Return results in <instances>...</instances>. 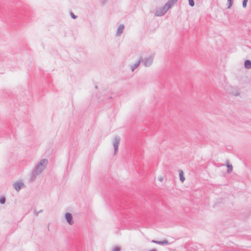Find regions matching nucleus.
<instances>
[{
  "instance_id": "39448f33",
  "label": "nucleus",
  "mask_w": 251,
  "mask_h": 251,
  "mask_svg": "<svg viewBox=\"0 0 251 251\" xmlns=\"http://www.w3.org/2000/svg\"><path fill=\"white\" fill-rule=\"evenodd\" d=\"M65 218L66 221L70 225H72L74 224L73 216L70 213H66L65 214Z\"/></svg>"
},
{
  "instance_id": "f03ea898",
  "label": "nucleus",
  "mask_w": 251,
  "mask_h": 251,
  "mask_svg": "<svg viewBox=\"0 0 251 251\" xmlns=\"http://www.w3.org/2000/svg\"><path fill=\"white\" fill-rule=\"evenodd\" d=\"M140 62L142 63L145 67H150L152 63L153 60V56H151L149 57L143 58L140 56L139 58Z\"/></svg>"
},
{
  "instance_id": "aec40b11",
  "label": "nucleus",
  "mask_w": 251,
  "mask_h": 251,
  "mask_svg": "<svg viewBox=\"0 0 251 251\" xmlns=\"http://www.w3.org/2000/svg\"><path fill=\"white\" fill-rule=\"evenodd\" d=\"M43 212V210H40L39 212H38L37 213H36V216H37L38 215V214H39V213H41V212Z\"/></svg>"
},
{
  "instance_id": "dca6fc26",
  "label": "nucleus",
  "mask_w": 251,
  "mask_h": 251,
  "mask_svg": "<svg viewBox=\"0 0 251 251\" xmlns=\"http://www.w3.org/2000/svg\"><path fill=\"white\" fill-rule=\"evenodd\" d=\"M6 199L4 197H2L0 198V203L1 204H4L5 202Z\"/></svg>"
},
{
  "instance_id": "1a4fd4ad",
  "label": "nucleus",
  "mask_w": 251,
  "mask_h": 251,
  "mask_svg": "<svg viewBox=\"0 0 251 251\" xmlns=\"http://www.w3.org/2000/svg\"><path fill=\"white\" fill-rule=\"evenodd\" d=\"M178 0H169V1L166 3V6H168V7L171 8V7Z\"/></svg>"
},
{
  "instance_id": "7ed1b4c3",
  "label": "nucleus",
  "mask_w": 251,
  "mask_h": 251,
  "mask_svg": "<svg viewBox=\"0 0 251 251\" xmlns=\"http://www.w3.org/2000/svg\"><path fill=\"white\" fill-rule=\"evenodd\" d=\"M169 9L170 8L168 7V6H166L165 4L163 7H161L157 10L155 11L154 15L157 17L162 16L167 12Z\"/></svg>"
},
{
  "instance_id": "9b49d317",
  "label": "nucleus",
  "mask_w": 251,
  "mask_h": 251,
  "mask_svg": "<svg viewBox=\"0 0 251 251\" xmlns=\"http://www.w3.org/2000/svg\"><path fill=\"white\" fill-rule=\"evenodd\" d=\"M226 163H227L226 166L227 168V173L228 174H230L232 171L233 167H232V166L231 164H229L228 160L226 161Z\"/></svg>"
},
{
  "instance_id": "412c9836",
  "label": "nucleus",
  "mask_w": 251,
  "mask_h": 251,
  "mask_svg": "<svg viewBox=\"0 0 251 251\" xmlns=\"http://www.w3.org/2000/svg\"><path fill=\"white\" fill-rule=\"evenodd\" d=\"M158 179H159V181H160L161 182H162V181H163V178L162 177H159V178H158Z\"/></svg>"
},
{
  "instance_id": "393cba45",
  "label": "nucleus",
  "mask_w": 251,
  "mask_h": 251,
  "mask_svg": "<svg viewBox=\"0 0 251 251\" xmlns=\"http://www.w3.org/2000/svg\"><path fill=\"white\" fill-rule=\"evenodd\" d=\"M109 99H112V97H110Z\"/></svg>"
},
{
  "instance_id": "ddd939ff",
  "label": "nucleus",
  "mask_w": 251,
  "mask_h": 251,
  "mask_svg": "<svg viewBox=\"0 0 251 251\" xmlns=\"http://www.w3.org/2000/svg\"><path fill=\"white\" fill-rule=\"evenodd\" d=\"M179 179L182 182H183L185 180L183 172L182 170H179Z\"/></svg>"
},
{
  "instance_id": "f257e3e1",
  "label": "nucleus",
  "mask_w": 251,
  "mask_h": 251,
  "mask_svg": "<svg viewBox=\"0 0 251 251\" xmlns=\"http://www.w3.org/2000/svg\"><path fill=\"white\" fill-rule=\"evenodd\" d=\"M48 163V160L47 159H42L35 166L34 169L32 170L30 180L33 181L36 178L37 175L40 174L47 167Z\"/></svg>"
},
{
  "instance_id": "6ab92c4d",
  "label": "nucleus",
  "mask_w": 251,
  "mask_h": 251,
  "mask_svg": "<svg viewBox=\"0 0 251 251\" xmlns=\"http://www.w3.org/2000/svg\"><path fill=\"white\" fill-rule=\"evenodd\" d=\"M71 16L73 19H75L77 18V16H75L73 13H71Z\"/></svg>"
},
{
  "instance_id": "5701e85b",
  "label": "nucleus",
  "mask_w": 251,
  "mask_h": 251,
  "mask_svg": "<svg viewBox=\"0 0 251 251\" xmlns=\"http://www.w3.org/2000/svg\"><path fill=\"white\" fill-rule=\"evenodd\" d=\"M107 0H102V3L104 4V2H105Z\"/></svg>"
},
{
  "instance_id": "b1692460",
  "label": "nucleus",
  "mask_w": 251,
  "mask_h": 251,
  "mask_svg": "<svg viewBox=\"0 0 251 251\" xmlns=\"http://www.w3.org/2000/svg\"><path fill=\"white\" fill-rule=\"evenodd\" d=\"M95 88H96V89H97V88H98V86H97V85H96V86H95Z\"/></svg>"
},
{
  "instance_id": "9d476101",
  "label": "nucleus",
  "mask_w": 251,
  "mask_h": 251,
  "mask_svg": "<svg viewBox=\"0 0 251 251\" xmlns=\"http://www.w3.org/2000/svg\"><path fill=\"white\" fill-rule=\"evenodd\" d=\"M244 66L246 69H251V61L250 60H246L244 62Z\"/></svg>"
},
{
  "instance_id": "4468645a",
  "label": "nucleus",
  "mask_w": 251,
  "mask_h": 251,
  "mask_svg": "<svg viewBox=\"0 0 251 251\" xmlns=\"http://www.w3.org/2000/svg\"><path fill=\"white\" fill-rule=\"evenodd\" d=\"M189 4L190 6L193 7L195 5V2L194 0H188Z\"/></svg>"
},
{
  "instance_id": "6e6552de",
  "label": "nucleus",
  "mask_w": 251,
  "mask_h": 251,
  "mask_svg": "<svg viewBox=\"0 0 251 251\" xmlns=\"http://www.w3.org/2000/svg\"><path fill=\"white\" fill-rule=\"evenodd\" d=\"M124 28V25L121 24L119 25L116 32V35L117 36H120L123 32Z\"/></svg>"
},
{
  "instance_id": "423d86ee",
  "label": "nucleus",
  "mask_w": 251,
  "mask_h": 251,
  "mask_svg": "<svg viewBox=\"0 0 251 251\" xmlns=\"http://www.w3.org/2000/svg\"><path fill=\"white\" fill-rule=\"evenodd\" d=\"M24 185V184L22 182H16L14 183V188L17 192H19L21 190L22 186Z\"/></svg>"
},
{
  "instance_id": "0eeeda50",
  "label": "nucleus",
  "mask_w": 251,
  "mask_h": 251,
  "mask_svg": "<svg viewBox=\"0 0 251 251\" xmlns=\"http://www.w3.org/2000/svg\"><path fill=\"white\" fill-rule=\"evenodd\" d=\"M151 242L155 243V244H157L160 245H169L170 244L169 242H168V241L167 240H164L162 241H158L156 240H152L151 241Z\"/></svg>"
},
{
  "instance_id": "20e7f679",
  "label": "nucleus",
  "mask_w": 251,
  "mask_h": 251,
  "mask_svg": "<svg viewBox=\"0 0 251 251\" xmlns=\"http://www.w3.org/2000/svg\"><path fill=\"white\" fill-rule=\"evenodd\" d=\"M121 140V138L118 136H116L114 137V141L113 142V145L114 149V154L115 155L118 151V147Z\"/></svg>"
},
{
  "instance_id": "2eb2a0df",
  "label": "nucleus",
  "mask_w": 251,
  "mask_h": 251,
  "mask_svg": "<svg viewBox=\"0 0 251 251\" xmlns=\"http://www.w3.org/2000/svg\"><path fill=\"white\" fill-rule=\"evenodd\" d=\"M227 2H228V6H227V8H230L232 5V3H233V0H227Z\"/></svg>"
},
{
  "instance_id": "f3484780",
  "label": "nucleus",
  "mask_w": 251,
  "mask_h": 251,
  "mask_svg": "<svg viewBox=\"0 0 251 251\" xmlns=\"http://www.w3.org/2000/svg\"><path fill=\"white\" fill-rule=\"evenodd\" d=\"M248 0H243L242 3V6L244 8H246L247 7V4Z\"/></svg>"
},
{
  "instance_id": "4be33fe9",
  "label": "nucleus",
  "mask_w": 251,
  "mask_h": 251,
  "mask_svg": "<svg viewBox=\"0 0 251 251\" xmlns=\"http://www.w3.org/2000/svg\"><path fill=\"white\" fill-rule=\"evenodd\" d=\"M150 251H157L156 249H152L151 250H150Z\"/></svg>"
},
{
  "instance_id": "f8f14e48",
  "label": "nucleus",
  "mask_w": 251,
  "mask_h": 251,
  "mask_svg": "<svg viewBox=\"0 0 251 251\" xmlns=\"http://www.w3.org/2000/svg\"><path fill=\"white\" fill-rule=\"evenodd\" d=\"M140 60L139 59V60L136 62L135 64H134L133 65H131V71L132 72H133L134 70L136 69L139 65L140 63Z\"/></svg>"
},
{
  "instance_id": "a211bd4d",
  "label": "nucleus",
  "mask_w": 251,
  "mask_h": 251,
  "mask_svg": "<svg viewBox=\"0 0 251 251\" xmlns=\"http://www.w3.org/2000/svg\"><path fill=\"white\" fill-rule=\"evenodd\" d=\"M121 249L120 247L116 246L112 250V251H120Z\"/></svg>"
}]
</instances>
